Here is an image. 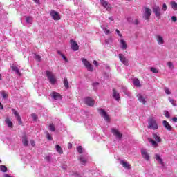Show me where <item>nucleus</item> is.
I'll return each mask as SVG.
<instances>
[{
	"label": "nucleus",
	"mask_w": 177,
	"mask_h": 177,
	"mask_svg": "<svg viewBox=\"0 0 177 177\" xmlns=\"http://www.w3.org/2000/svg\"><path fill=\"white\" fill-rule=\"evenodd\" d=\"M45 159L47 160V161H50V157L46 156L45 157Z\"/></svg>",
	"instance_id": "58"
},
{
	"label": "nucleus",
	"mask_w": 177,
	"mask_h": 177,
	"mask_svg": "<svg viewBox=\"0 0 177 177\" xmlns=\"http://www.w3.org/2000/svg\"><path fill=\"white\" fill-rule=\"evenodd\" d=\"M73 147V145L71 143L68 144V149H71Z\"/></svg>",
	"instance_id": "60"
},
{
	"label": "nucleus",
	"mask_w": 177,
	"mask_h": 177,
	"mask_svg": "<svg viewBox=\"0 0 177 177\" xmlns=\"http://www.w3.org/2000/svg\"><path fill=\"white\" fill-rule=\"evenodd\" d=\"M171 20H172V21H176V20H177L176 17H175V16L171 17Z\"/></svg>",
	"instance_id": "54"
},
{
	"label": "nucleus",
	"mask_w": 177,
	"mask_h": 177,
	"mask_svg": "<svg viewBox=\"0 0 177 177\" xmlns=\"http://www.w3.org/2000/svg\"><path fill=\"white\" fill-rule=\"evenodd\" d=\"M171 8H172L174 10H177V3L175 1L170 2Z\"/></svg>",
	"instance_id": "31"
},
{
	"label": "nucleus",
	"mask_w": 177,
	"mask_h": 177,
	"mask_svg": "<svg viewBox=\"0 0 177 177\" xmlns=\"http://www.w3.org/2000/svg\"><path fill=\"white\" fill-rule=\"evenodd\" d=\"M61 56L65 62H67V57H65V55L63 54H61Z\"/></svg>",
	"instance_id": "50"
},
{
	"label": "nucleus",
	"mask_w": 177,
	"mask_h": 177,
	"mask_svg": "<svg viewBox=\"0 0 177 177\" xmlns=\"http://www.w3.org/2000/svg\"><path fill=\"white\" fill-rule=\"evenodd\" d=\"M55 148L57 153H59V154H63V149H62V147H60V145H56Z\"/></svg>",
	"instance_id": "33"
},
{
	"label": "nucleus",
	"mask_w": 177,
	"mask_h": 177,
	"mask_svg": "<svg viewBox=\"0 0 177 177\" xmlns=\"http://www.w3.org/2000/svg\"><path fill=\"white\" fill-rule=\"evenodd\" d=\"M11 68L13 71H15L18 75H21V73H20V71L19 70V67H17L16 65L13 64L11 66Z\"/></svg>",
	"instance_id": "24"
},
{
	"label": "nucleus",
	"mask_w": 177,
	"mask_h": 177,
	"mask_svg": "<svg viewBox=\"0 0 177 177\" xmlns=\"http://www.w3.org/2000/svg\"><path fill=\"white\" fill-rule=\"evenodd\" d=\"M82 62L83 63L86 68L88 70V71H93V66L86 60V59L82 58Z\"/></svg>",
	"instance_id": "4"
},
{
	"label": "nucleus",
	"mask_w": 177,
	"mask_h": 177,
	"mask_svg": "<svg viewBox=\"0 0 177 177\" xmlns=\"http://www.w3.org/2000/svg\"><path fill=\"white\" fill-rule=\"evenodd\" d=\"M49 131H51V132H55L56 131V128L55 127V124L53 123H51L48 126Z\"/></svg>",
	"instance_id": "30"
},
{
	"label": "nucleus",
	"mask_w": 177,
	"mask_h": 177,
	"mask_svg": "<svg viewBox=\"0 0 177 177\" xmlns=\"http://www.w3.org/2000/svg\"><path fill=\"white\" fill-rule=\"evenodd\" d=\"M167 66L169 68H170V70H174V68H175V66H174V63L171 62H167Z\"/></svg>",
	"instance_id": "37"
},
{
	"label": "nucleus",
	"mask_w": 177,
	"mask_h": 177,
	"mask_svg": "<svg viewBox=\"0 0 177 177\" xmlns=\"http://www.w3.org/2000/svg\"><path fill=\"white\" fill-rule=\"evenodd\" d=\"M71 48L72 50H73L74 52H77L80 49V46H78V44L74 40H71Z\"/></svg>",
	"instance_id": "9"
},
{
	"label": "nucleus",
	"mask_w": 177,
	"mask_h": 177,
	"mask_svg": "<svg viewBox=\"0 0 177 177\" xmlns=\"http://www.w3.org/2000/svg\"><path fill=\"white\" fill-rule=\"evenodd\" d=\"M149 142L150 143H151V145H152V146H153V147H158V144L157 142H156L154 140H153V139H149Z\"/></svg>",
	"instance_id": "32"
},
{
	"label": "nucleus",
	"mask_w": 177,
	"mask_h": 177,
	"mask_svg": "<svg viewBox=\"0 0 177 177\" xmlns=\"http://www.w3.org/2000/svg\"><path fill=\"white\" fill-rule=\"evenodd\" d=\"M57 53H58V55H60V56H62V55H63V53H62L61 51H57Z\"/></svg>",
	"instance_id": "62"
},
{
	"label": "nucleus",
	"mask_w": 177,
	"mask_h": 177,
	"mask_svg": "<svg viewBox=\"0 0 177 177\" xmlns=\"http://www.w3.org/2000/svg\"><path fill=\"white\" fill-rule=\"evenodd\" d=\"M127 21L129 23H132V18L131 17H127Z\"/></svg>",
	"instance_id": "55"
},
{
	"label": "nucleus",
	"mask_w": 177,
	"mask_h": 177,
	"mask_svg": "<svg viewBox=\"0 0 177 177\" xmlns=\"http://www.w3.org/2000/svg\"><path fill=\"white\" fill-rule=\"evenodd\" d=\"M141 155L142 156V158L146 160V161H149L150 160V156L149 155V153L147 152V150L145 149H141Z\"/></svg>",
	"instance_id": "8"
},
{
	"label": "nucleus",
	"mask_w": 177,
	"mask_h": 177,
	"mask_svg": "<svg viewBox=\"0 0 177 177\" xmlns=\"http://www.w3.org/2000/svg\"><path fill=\"white\" fill-rule=\"evenodd\" d=\"M35 59L37 60L38 62H41V56L39 55H35Z\"/></svg>",
	"instance_id": "45"
},
{
	"label": "nucleus",
	"mask_w": 177,
	"mask_h": 177,
	"mask_svg": "<svg viewBox=\"0 0 177 177\" xmlns=\"http://www.w3.org/2000/svg\"><path fill=\"white\" fill-rule=\"evenodd\" d=\"M93 64H94V66H96L97 67V66H99V64L97 63V61H96V60H94L93 62Z\"/></svg>",
	"instance_id": "51"
},
{
	"label": "nucleus",
	"mask_w": 177,
	"mask_h": 177,
	"mask_svg": "<svg viewBox=\"0 0 177 177\" xmlns=\"http://www.w3.org/2000/svg\"><path fill=\"white\" fill-rule=\"evenodd\" d=\"M31 117H32L33 121H37V120H38V116H37V114H35V113H32Z\"/></svg>",
	"instance_id": "40"
},
{
	"label": "nucleus",
	"mask_w": 177,
	"mask_h": 177,
	"mask_svg": "<svg viewBox=\"0 0 177 177\" xmlns=\"http://www.w3.org/2000/svg\"><path fill=\"white\" fill-rule=\"evenodd\" d=\"M162 124L165 129H167V131H172V127L171 126V124H169L168 122H167V120H163Z\"/></svg>",
	"instance_id": "18"
},
{
	"label": "nucleus",
	"mask_w": 177,
	"mask_h": 177,
	"mask_svg": "<svg viewBox=\"0 0 177 177\" xmlns=\"http://www.w3.org/2000/svg\"><path fill=\"white\" fill-rule=\"evenodd\" d=\"M3 109V106H2V104L0 102V110Z\"/></svg>",
	"instance_id": "59"
},
{
	"label": "nucleus",
	"mask_w": 177,
	"mask_h": 177,
	"mask_svg": "<svg viewBox=\"0 0 177 177\" xmlns=\"http://www.w3.org/2000/svg\"><path fill=\"white\" fill-rule=\"evenodd\" d=\"M64 86H65V88L66 89H68L69 86H68V80H67V78H64Z\"/></svg>",
	"instance_id": "36"
},
{
	"label": "nucleus",
	"mask_w": 177,
	"mask_h": 177,
	"mask_svg": "<svg viewBox=\"0 0 177 177\" xmlns=\"http://www.w3.org/2000/svg\"><path fill=\"white\" fill-rule=\"evenodd\" d=\"M153 139L157 142V143H160L161 142V137L157 135L156 133L153 134Z\"/></svg>",
	"instance_id": "27"
},
{
	"label": "nucleus",
	"mask_w": 177,
	"mask_h": 177,
	"mask_svg": "<svg viewBox=\"0 0 177 177\" xmlns=\"http://www.w3.org/2000/svg\"><path fill=\"white\" fill-rule=\"evenodd\" d=\"M5 123L8 127V128H13V123L12 122V120H10L9 118H6Z\"/></svg>",
	"instance_id": "22"
},
{
	"label": "nucleus",
	"mask_w": 177,
	"mask_h": 177,
	"mask_svg": "<svg viewBox=\"0 0 177 177\" xmlns=\"http://www.w3.org/2000/svg\"><path fill=\"white\" fill-rule=\"evenodd\" d=\"M46 75L49 80V82L51 85H55V84H56V77L53 75V73L49 71H46Z\"/></svg>",
	"instance_id": "1"
},
{
	"label": "nucleus",
	"mask_w": 177,
	"mask_h": 177,
	"mask_svg": "<svg viewBox=\"0 0 177 177\" xmlns=\"http://www.w3.org/2000/svg\"><path fill=\"white\" fill-rule=\"evenodd\" d=\"M98 111L101 117H103L105 121H107V122L110 121V116H109V114H107V113L104 109H99Z\"/></svg>",
	"instance_id": "7"
},
{
	"label": "nucleus",
	"mask_w": 177,
	"mask_h": 177,
	"mask_svg": "<svg viewBox=\"0 0 177 177\" xmlns=\"http://www.w3.org/2000/svg\"><path fill=\"white\" fill-rule=\"evenodd\" d=\"M152 9L156 17H161V15H162V13H161V8L159 6H154Z\"/></svg>",
	"instance_id": "5"
},
{
	"label": "nucleus",
	"mask_w": 177,
	"mask_h": 177,
	"mask_svg": "<svg viewBox=\"0 0 177 177\" xmlns=\"http://www.w3.org/2000/svg\"><path fill=\"white\" fill-rule=\"evenodd\" d=\"M150 71L153 73L154 74H157V73H158V70H157V68H154V67H151L150 68Z\"/></svg>",
	"instance_id": "42"
},
{
	"label": "nucleus",
	"mask_w": 177,
	"mask_h": 177,
	"mask_svg": "<svg viewBox=\"0 0 177 177\" xmlns=\"http://www.w3.org/2000/svg\"><path fill=\"white\" fill-rule=\"evenodd\" d=\"M120 46L121 48L123 49V50H125L128 48V44L125 42L124 39L120 40Z\"/></svg>",
	"instance_id": "20"
},
{
	"label": "nucleus",
	"mask_w": 177,
	"mask_h": 177,
	"mask_svg": "<svg viewBox=\"0 0 177 177\" xmlns=\"http://www.w3.org/2000/svg\"><path fill=\"white\" fill-rule=\"evenodd\" d=\"M30 145L31 146H32V147H35V141H34L33 140H31Z\"/></svg>",
	"instance_id": "49"
},
{
	"label": "nucleus",
	"mask_w": 177,
	"mask_h": 177,
	"mask_svg": "<svg viewBox=\"0 0 177 177\" xmlns=\"http://www.w3.org/2000/svg\"><path fill=\"white\" fill-rule=\"evenodd\" d=\"M35 2V3H39V0H33Z\"/></svg>",
	"instance_id": "61"
},
{
	"label": "nucleus",
	"mask_w": 177,
	"mask_h": 177,
	"mask_svg": "<svg viewBox=\"0 0 177 177\" xmlns=\"http://www.w3.org/2000/svg\"><path fill=\"white\" fill-rule=\"evenodd\" d=\"M109 20H110L111 21H114V17H109Z\"/></svg>",
	"instance_id": "57"
},
{
	"label": "nucleus",
	"mask_w": 177,
	"mask_h": 177,
	"mask_svg": "<svg viewBox=\"0 0 177 177\" xmlns=\"http://www.w3.org/2000/svg\"><path fill=\"white\" fill-rule=\"evenodd\" d=\"M0 171H1V172H6L8 171V167H6L5 165H1Z\"/></svg>",
	"instance_id": "38"
},
{
	"label": "nucleus",
	"mask_w": 177,
	"mask_h": 177,
	"mask_svg": "<svg viewBox=\"0 0 177 177\" xmlns=\"http://www.w3.org/2000/svg\"><path fill=\"white\" fill-rule=\"evenodd\" d=\"M2 80V75L0 73V81Z\"/></svg>",
	"instance_id": "63"
},
{
	"label": "nucleus",
	"mask_w": 177,
	"mask_h": 177,
	"mask_svg": "<svg viewBox=\"0 0 177 177\" xmlns=\"http://www.w3.org/2000/svg\"><path fill=\"white\" fill-rule=\"evenodd\" d=\"M50 16L53 17V20H60V15L55 10L50 11Z\"/></svg>",
	"instance_id": "10"
},
{
	"label": "nucleus",
	"mask_w": 177,
	"mask_h": 177,
	"mask_svg": "<svg viewBox=\"0 0 177 177\" xmlns=\"http://www.w3.org/2000/svg\"><path fill=\"white\" fill-rule=\"evenodd\" d=\"M148 128L153 130L158 129V125L154 118H151L149 119L148 122Z\"/></svg>",
	"instance_id": "2"
},
{
	"label": "nucleus",
	"mask_w": 177,
	"mask_h": 177,
	"mask_svg": "<svg viewBox=\"0 0 177 177\" xmlns=\"http://www.w3.org/2000/svg\"><path fill=\"white\" fill-rule=\"evenodd\" d=\"M172 121H173L174 122H177V118H176V117L173 118H172Z\"/></svg>",
	"instance_id": "56"
},
{
	"label": "nucleus",
	"mask_w": 177,
	"mask_h": 177,
	"mask_svg": "<svg viewBox=\"0 0 177 177\" xmlns=\"http://www.w3.org/2000/svg\"><path fill=\"white\" fill-rule=\"evenodd\" d=\"M167 9H168V6H167L166 3H163L162 6V10L163 12H167Z\"/></svg>",
	"instance_id": "41"
},
{
	"label": "nucleus",
	"mask_w": 177,
	"mask_h": 177,
	"mask_svg": "<svg viewBox=\"0 0 177 177\" xmlns=\"http://www.w3.org/2000/svg\"><path fill=\"white\" fill-rule=\"evenodd\" d=\"M80 162L83 165H85V164H86L88 160L86 159V158L84 157V156H80L79 158Z\"/></svg>",
	"instance_id": "28"
},
{
	"label": "nucleus",
	"mask_w": 177,
	"mask_h": 177,
	"mask_svg": "<svg viewBox=\"0 0 177 177\" xmlns=\"http://www.w3.org/2000/svg\"><path fill=\"white\" fill-rule=\"evenodd\" d=\"M156 39L158 44V45H164V37L162 36L158 35L156 36Z\"/></svg>",
	"instance_id": "17"
},
{
	"label": "nucleus",
	"mask_w": 177,
	"mask_h": 177,
	"mask_svg": "<svg viewBox=\"0 0 177 177\" xmlns=\"http://www.w3.org/2000/svg\"><path fill=\"white\" fill-rule=\"evenodd\" d=\"M126 1H128L129 2H130L131 0H126Z\"/></svg>",
	"instance_id": "64"
},
{
	"label": "nucleus",
	"mask_w": 177,
	"mask_h": 177,
	"mask_svg": "<svg viewBox=\"0 0 177 177\" xmlns=\"http://www.w3.org/2000/svg\"><path fill=\"white\" fill-rule=\"evenodd\" d=\"M113 96L114 99H115V100H117V102H120V99H121V98L120 97V93H118L117 92V91H115V89H113Z\"/></svg>",
	"instance_id": "21"
},
{
	"label": "nucleus",
	"mask_w": 177,
	"mask_h": 177,
	"mask_svg": "<svg viewBox=\"0 0 177 177\" xmlns=\"http://www.w3.org/2000/svg\"><path fill=\"white\" fill-rule=\"evenodd\" d=\"M101 28H102V30L105 32L106 35H109V34H110V30H109L108 28H104V26H101Z\"/></svg>",
	"instance_id": "35"
},
{
	"label": "nucleus",
	"mask_w": 177,
	"mask_h": 177,
	"mask_svg": "<svg viewBox=\"0 0 177 177\" xmlns=\"http://www.w3.org/2000/svg\"><path fill=\"white\" fill-rule=\"evenodd\" d=\"M12 111L13 112L15 117L17 118V120L18 121V122H19L20 125H21V124H23V122H21V118L20 117L19 112L13 109H12Z\"/></svg>",
	"instance_id": "12"
},
{
	"label": "nucleus",
	"mask_w": 177,
	"mask_h": 177,
	"mask_svg": "<svg viewBox=\"0 0 177 177\" xmlns=\"http://www.w3.org/2000/svg\"><path fill=\"white\" fill-rule=\"evenodd\" d=\"M155 158L159 164H160L161 165H164V162H162V158H161V156H160V155L156 154Z\"/></svg>",
	"instance_id": "25"
},
{
	"label": "nucleus",
	"mask_w": 177,
	"mask_h": 177,
	"mask_svg": "<svg viewBox=\"0 0 177 177\" xmlns=\"http://www.w3.org/2000/svg\"><path fill=\"white\" fill-rule=\"evenodd\" d=\"M137 97L140 103H142L143 104H146V103H147V101H146V99L145 98V95H143L142 94H137Z\"/></svg>",
	"instance_id": "14"
},
{
	"label": "nucleus",
	"mask_w": 177,
	"mask_h": 177,
	"mask_svg": "<svg viewBox=\"0 0 177 177\" xmlns=\"http://www.w3.org/2000/svg\"><path fill=\"white\" fill-rule=\"evenodd\" d=\"M26 20L28 24H32V17H26Z\"/></svg>",
	"instance_id": "34"
},
{
	"label": "nucleus",
	"mask_w": 177,
	"mask_h": 177,
	"mask_svg": "<svg viewBox=\"0 0 177 177\" xmlns=\"http://www.w3.org/2000/svg\"><path fill=\"white\" fill-rule=\"evenodd\" d=\"M119 59L122 64L128 66V59H127V57L124 54H119Z\"/></svg>",
	"instance_id": "11"
},
{
	"label": "nucleus",
	"mask_w": 177,
	"mask_h": 177,
	"mask_svg": "<svg viewBox=\"0 0 177 177\" xmlns=\"http://www.w3.org/2000/svg\"><path fill=\"white\" fill-rule=\"evenodd\" d=\"M46 138L48 140H52V136H50V134L49 133V132L46 131Z\"/></svg>",
	"instance_id": "44"
},
{
	"label": "nucleus",
	"mask_w": 177,
	"mask_h": 177,
	"mask_svg": "<svg viewBox=\"0 0 177 177\" xmlns=\"http://www.w3.org/2000/svg\"><path fill=\"white\" fill-rule=\"evenodd\" d=\"M100 3L102 6H103L107 12H110L111 10V4L109 3L106 0H100Z\"/></svg>",
	"instance_id": "6"
},
{
	"label": "nucleus",
	"mask_w": 177,
	"mask_h": 177,
	"mask_svg": "<svg viewBox=\"0 0 177 177\" xmlns=\"http://www.w3.org/2000/svg\"><path fill=\"white\" fill-rule=\"evenodd\" d=\"M120 164L121 165H122V167H124V168H126V169H129L131 168V165L129 164L127 162L121 160Z\"/></svg>",
	"instance_id": "23"
},
{
	"label": "nucleus",
	"mask_w": 177,
	"mask_h": 177,
	"mask_svg": "<svg viewBox=\"0 0 177 177\" xmlns=\"http://www.w3.org/2000/svg\"><path fill=\"white\" fill-rule=\"evenodd\" d=\"M52 99L54 100H62V95L56 92H53L50 95Z\"/></svg>",
	"instance_id": "16"
},
{
	"label": "nucleus",
	"mask_w": 177,
	"mask_h": 177,
	"mask_svg": "<svg viewBox=\"0 0 177 177\" xmlns=\"http://www.w3.org/2000/svg\"><path fill=\"white\" fill-rule=\"evenodd\" d=\"M77 150L78 153H80V154L82 153V147L81 146L77 147Z\"/></svg>",
	"instance_id": "47"
},
{
	"label": "nucleus",
	"mask_w": 177,
	"mask_h": 177,
	"mask_svg": "<svg viewBox=\"0 0 177 177\" xmlns=\"http://www.w3.org/2000/svg\"><path fill=\"white\" fill-rule=\"evenodd\" d=\"M22 144L24 146L26 147L28 146V139L27 138V134H24L22 136Z\"/></svg>",
	"instance_id": "19"
},
{
	"label": "nucleus",
	"mask_w": 177,
	"mask_h": 177,
	"mask_svg": "<svg viewBox=\"0 0 177 177\" xmlns=\"http://www.w3.org/2000/svg\"><path fill=\"white\" fill-rule=\"evenodd\" d=\"M93 86H94V88H96V86H99V82H95L93 84Z\"/></svg>",
	"instance_id": "52"
},
{
	"label": "nucleus",
	"mask_w": 177,
	"mask_h": 177,
	"mask_svg": "<svg viewBox=\"0 0 177 177\" xmlns=\"http://www.w3.org/2000/svg\"><path fill=\"white\" fill-rule=\"evenodd\" d=\"M1 93L3 99H6L8 97V94H6L5 91H1Z\"/></svg>",
	"instance_id": "46"
},
{
	"label": "nucleus",
	"mask_w": 177,
	"mask_h": 177,
	"mask_svg": "<svg viewBox=\"0 0 177 177\" xmlns=\"http://www.w3.org/2000/svg\"><path fill=\"white\" fill-rule=\"evenodd\" d=\"M151 16V9L145 7V10H144V14H143V19L145 20H150V17Z\"/></svg>",
	"instance_id": "3"
},
{
	"label": "nucleus",
	"mask_w": 177,
	"mask_h": 177,
	"mask_svg": "<svg viewBox=\"0 0 177 177\" xmlns=\"http://www.w3.org/2000/svg\"><path fill=\"white\" fill-rule=\"evenodd\" d=\"M133 84L137 88H140V86H142L141 84H140V81H139L138 79H133Z\"/></svg>",
	"instance_id": "26"
},
{
	"label": "nucleus",
	"mask_w": 177,
	"mask_h": 177,
	"mask_svg": "<svg viewBox=\"0 0 177 177\" xmlns=\"http://www.w3.org/2000/svg\"><path fill=\"white\" fill-rule=\"evenodd\" d=\"M111 132L118 139L122 138V134L117 129H111Z\"/></svg>",
	"instance_id": "13"
},
{
	"label": "nucleus",
	"mask_w": 177,
	"mask_h": 177,
	"mask_svg": "<svg viewBox=\"0 0 177 177\" xmlns=\"http://www.w3.org/2000/svg\"><path fill=\"white\" fill-rule=\"evenodd\" d=\"M164 91L166 93V95H171V91L169 90V88L168 87H165L164 88Z\"/></svg>",
	"instance_id": "39"
},
{
	"label": "nucleus",
	"mask_w": 177,
	"mask_h": 177,
	"mask_svg": "<svg viewBox=\"0 0 177 177\" xmlns=\"http://www.w3.org/2000/svg\"><path fill=\"white\" fill-rule=\"evenodd\" d=\"M133 23H134V24L138 26V24H139V20L138 19H135Z\"/></svg>",
	"instance_id": "53"
},
{
	"label": "nucleus",
	"mask_w": 177,
	"mask_h": 177,
	"mask_svg": "<svg viewBox=\"0 0 177 177\" xmlns=\"http://www.w3.org/2000/svg\"><path fill=\"white\" fill-rule=\"evenodd\" d=\"M169 101L171 103V104H172V106H174V107L177 106L176 100H175L171 98V97H169Z\"/></svg>",
	"instance_id": "29"
},
{
	"label": "nucleus",
	"mask_w": 177,
	"mask_h": 177,
	"mask_svg": "<svg viewBox=\"0 0 177 177\" xmlns=\"http://www.w3.org/2000/svg\"><path fill=\"white\" fill-rule=\"evenodd\" d=\"M164 114L166 118H169L171 115H169V112L168 111H164Z\"/></svg>",
	"instance_id": "43"
},
{
	"label": "nucleus",
	"mask_w": 177,
	"mask_h": 177,
	"mask_svg": "<svg viewBox=\"0 0 177 177\" xmlns=\"http://www.w3.org/2000/svg\"><path fill=\"white\" fill-rule=\"evenodd\" d=\"M115 32H117L118 35L122 38V35L121 34V32H120V30L118 29L115 30Z\"/></svg>",
	"instance_id": "48"
},
{
	"label": "nucleus",
	"mask_w": 177,
	"mask_h": 177,
	"mask_svg": "<svg viewBox=\"0 0 177 177\" xmlns=\"http://www.w3.org/2000/svg\"><path fill=\"white\" fill-rule=\"evenodd\" d=\"M84 102L87 106H90L91 107L95 105V100H93V99L89 97L85 98Z\"/></svg>",
	"instance_id": "15"
}]
</instances>
